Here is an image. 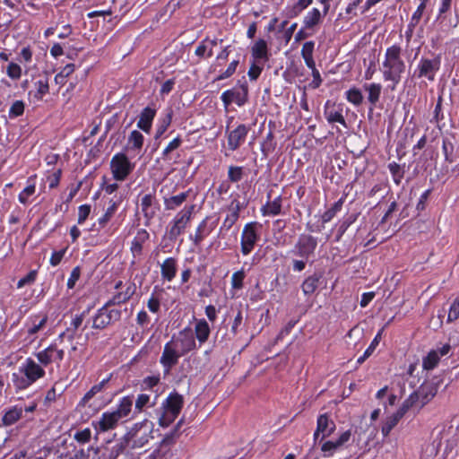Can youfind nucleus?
Returning <instances> with one entry per match:
<instances>
[{
  "label": "nucleus",
  "instance_id": "8fccbe9b",
  "mask_svg": "<svg viewBox=\"0 0 459 459\" xmlns=\"http://www.w3.org/2000/svg\"><path fill=\"white\" fill-rule=\"evenodd\" d=\"M25 104L22 100H15L10 107L8 111V117L11 119H14L21 117L24 113Z\"/></svg>",
  "mask_w": 459,
  "mask_h": 459
},
{
  "label": "nucleus",
  "instance_id": "6e6552de",
  "mask_svg": "<svg viewBox=\"0 0 459 459\" xmlns=\"http://www.w3.org/2000/svg\"><path fill=\"white\" fill-rule=\"evenodd\" d=\"M195 211V205L185 206L180 212H178L173 220L170 221V227L169 230V238L170 240H176L177 238L181 235L187 224L190 222L193 212Z\"/></svg>",
  "mask_w": 459,
  "mask_h": 459
},
{
  "label": "nucleus",
  "instance_id": "f704fd0d",
  "mask_svg": "<svg viewBox=\"0 0 459 459\" xmlns=\"http://www.w3.org/2000/svg\"><path fill=\"white\" fill-rule=\"evenodd\" d=\"M239 212H240V204L238 202L236 203L235 206H233V204H231V207L229 210L228 214L226 215L222 225L221 227V230H229L238 220L239 218Z\"/></svg>",
  "mask_w": 459,
  "mask_h": 459
},
{
  "label": "nucleus",
  "instance_id": "e433bc0d",
  "mask_svg": "<svg viewBox=\"0 0 459 459\" xmlns=\"http://www.w3.org/2000/svg\"><path fill=\"white\" fill-rule=\"evenodd\" d=\"M320 279L321 275L317 273H314L307 277L301 284V289L304 295H312L318 288Z\"/></svg>",
  "mask_w": 459,
  "mask_h": 459
},
{
  "label": "nucleus",
  "instance_id": "09e8293b",
  "mask_svg": "<svg viewBox=\"0 0 459 459\" xmlns=\"http://www.w3.org/2000/svg\"><path fill=\"white\" fill-rule=\"evenodd\" d=\"M381 338V332H378L377 334L375 336L369 346L366 349L363 355H361L358 359V364H362L374 351L376 347L378 345L379 341Z\"/></svg>",
  "mask_w": 459,
  "mask_h": 459
},
{
  "label": "nucleus",
  "instance_id": "13d9d810",
  "mask_svg": "<svg viewBox=\"0 0 459 459\" xmlns=\"http://www.w3.org/2000/svg\"><path fill=\"white\" fill-rule=\"evenodd\" d=\"M243 178V169L238 166H230L228 170V178L231 182H238Z\"/></svg>",
  "mask_w": 459,
  "mask_h": 459
},
{
  "label": "nucleus",
  "instance_id": "ddd939ff",
  "mask_svg": "<svg viewBox=\"0 0 459 459\" xmlns=\"http://www.w3.org/2000/svg\"><path fill=\"white\" fill-rule=\"evenodd\" d=\"M175 348L184 356L196 347L194 333L190 327L181 330L177 336L169 341Z\"/></svg>",
  "mask_w": 459,
  "mask_h": 459
},
{
  "label": "nucleus",
  "instance_id": "a878e982",
  "mask_svg": "<svg viewBox=\"0 0 459 459\" xmlns=\"http://www.w3.org/2000/svg\"><path fill=\"white\" fill-rule=\"evenodd\" d=\"M251 54L255 62L267 61L269 59L267 42L263 39H257L251 48Z\"/></svg>",
  "mask_w": 459,
  "mask_h": 459
},
{
  "label": "nucleus",
  "instance_id": "7ed1b4c3",
  "mask_svg": "<svg viewBox=\"0 0 459 459\" xmlns=\"http://www.w3.org/2000/svg\"><path fill=\"white\" fill-rule=\"evenodd\" d=\"M153 422L147 419L134 424L124 436L122 446L131 449L144 446L151 439L153 438Z\"/></svg>",
  "mask_w": 459,
  "mask_h": 459
},
{
  "label": "nucleus",
  "instance_id": "c756f323",
  "mask_svg": "<svg viewBox=\"0 0 459 459\" xmlns=\"http://www.w3.org/2000/svg\"><path fill=\"white\" fill-rule=\"evenodd\" d=\"M161 277L171 281L177 274V260L174 257H168L160 265Z\"/></svg>",
  "mask_w": 459,
  "mask_h": 459
},
{
  "label": "nucleus",
  "instance_id": "cd10ccee",
  "mask_svg": "<svg viewBox=\"0 0 459 459\" xmlns=\"http://www.w3.org/2000/svg\"><path fill=\"white\" fill-rule=\"evenodd\" d=\"M282 206V196L280 195L275 197L273 200H268L265 204H264L260 212L263 216H276L279 215L281 212Z\"/></svg>",
  "mask_w": 459,
  "mask_h": 459
},
{
  "label": "nucleus",
  "instance_id": "ea45409f",
  "mask_svg": "<svg viewBox=\"0 0 459 459\" xmlns=\"http://www.w3.org/2000/svg\"><path fill=\"white\" fill-rule=\"evenodd\" d=\"M119 204V201L110 200L109 206L107 208L105 213L98 219V224L100 228H104L106 224L111 220L117 212Z\"/></svg>",
  "mask_w": 459,
  "mask_h": 459
},
{
  "label": "nucleus",
  "instance_id": "4be33fe9",
  "mask_svg": "<svg viewBox=\"0 0 459 459\" xmlns=\"http://www.w3.org/2000/svg\"><path fill=\"white\" fill-rule=\"evenodd\" d=\"M335 429V424L333 420H329L326 414H322L317 418L316 429L314 433L315 442L318 439L319 435H322L321 439L330 436Z\"/></svg>",
  "mask_w": 459,
  "mask_h": 459
},
{
  "label": "nucleus",
  "instance_id": "9b49d317",
  "mask_svg": "<svg viewBox=\"0 0 459 459\" xmlns=\"http://www.w3.org/2000/svg\"><path fill=\"white\" fill-rule=\"evenodd\" d=\"M48 322V316L45 313L30 315L24 325L26 332L25 341L28 343H32L38 338L39 333L47 327Z\"/></svg>",
  "mask_w": 459,
  "mask_h": 459
},
{
  "label": "nucleus",
  "instance_id": "a211bd4d",
  "mask_svg": "<svg viewBox=\"0 0 459 459\" xmlns=\"http://www.w3.org/2000/svg\"><path fill=\"white\" fill-rule=\"evenodd\" d=\"M183 355L178 351L170 342H168L163 348L160 362L164 368V373L169 374L171 368L178 364V359Z\"/></svg>",
  "mask_w": 459,
  "mask_h": 459
},
{
  "label": "nucleus",
  "instance_id": "bf43d9fd",
  "mask_svg": "<svg viewBox=\"0 0 459 459\" xmlns=\"http://www.w3.org/2000/svg\"><path fill=\"white\" fill-rule=\"evenodd\" d=\"M245 272L243 269L235 272L231 276V286L233 289L239 290L243 287L245 279Z\"/></svg>",
  "mask_w": 459,
  "mask_h": 459
},
{
  "label": "nucleus",
  "instance_id": "412c9836",
  "mask_svg": "<svg viewBox=\"0 0 459 459\" xmlns=\"http://www.w3.org/2000/svg\"><path fill=\"white\" fill-rule=\"evenodd\" d=\"M215 227L216 223H209V217H205L197 226L195 235L190 236V239L195 246H199L202 241L212 232Z\"/></svg>",
  "mask_w": 459,
  "mask_h": 459
},
{
  "label": "nucleus",
  "instance_id": "338daca9",
  "mask_svg": "<svg viewBox=\"0 0 459 459\" xmlns=\"http://www.w3.org/2000/svg\"><path fill=\"white\" fill-rule=\"evenodd\" d=\"M314 48H315V42L312 40L307 41L303 44V47L301 49V56L303 57V59L313 57Z\"/></svg>",
  "mask_w": 459,
  "mask_h": 459
},
{
  "label": "nucleus",
  "instance_id": "a19ab883",
  "mask_svg": "<svg viewBox=\"0 0 459 459\" xmlns=\"http://www.w3.org/2000/svg\"><path fill=\"white\" fill-rule=\"evenodd\" d=\"M321 13L317 8H312L304 17L303 23L305 28L312 29L319 23Z\"/></svg>",
  "mask_w": 459,
  "mask_h": 459
},
{
  "label": "nucleus",
  "instance_id": "393cba45",
  "mask_svg": "<svg viewBox=\"0 0 459 459\" xmlns=\"http://www.w3.org/2000/svg\"><path fill=\"white\" fill-rule=\"evenodd\" d=\"M408 411L409 407H405V403L403 402L401 407L397 410V411L386 419L381 429V432L384 437H387L389 435L391 430L396 426L399 420L404 416V414Z\"/></svg>",
  "mask_w": 459,
  "mask_h": 459
},
{
  "label": "nucleus",
  "instance_id": "aec40b11",
  "mask_svg": "<svg viewBox=\"0 0 459 459\" xmlns=\"http://www.w3.org/2000/svg\"><path fill=\"white\" fill-rule=\"evenodd\" d=\"M141 209L146 220L145 225H149L158 210V204L153 194H146L142 197Z\"/></svg>",
  "mask_w": 459,
  "mask_h": 459
},
{
  "label": "nucleus",
  "instance_id": "a18cd8bd",
  "mask_svg": "<svg viewBox=\"0 0 459 459\" xmlns=\"http://www.w3.org/2000/svg\"><path fill=\"white\" fill-rule=\"evenodd\" d=\"M429 2V0H420V4L411 17V26L418 25L420 23L426 12Z\"/></svg>",
  "mask_w": 459,
  "mask_h": 459
},
{
  "label": "nucleus",
  "instance_id": "37998d69",
  "mask_svg": "<svg viewBox=\"0 0 459 459\" xmlns=\"http://www.w3.org/2000/svg\"><path fill=\"white\" fill-rule=\"evenodd\" d=\"M440 360L437 351H430L426 357L423 358L422 367L425 370H432L435 368Z\"/></svg>",
  "mask_w": 459,
  "mask_h": 459
},
{
  "label": "nucleus",
  "instance_id": "9d476101",
  "mask_svg": "<svg viewBox=\"0 0 459 459\" xmlns=\"http://www.w3.org/2000/svg\"><path fill=\"white\" fill-rule=\"evenodd\" d=\"M134 169L127 156L123 152L116 153L110 160V170L113 178L117 181H124Z\"/></svg>",
  "mask_w": 459,
  "mask_h": 459
},
{
  "label": "nucleus",
  "instance_id": "603ef678",
  "mask_svg": "<svg viewBox=\"0 0 459 459\" xmlns=\"http://www.w3.org/2000/svg\"><path fill=\"white\" fill-rule=\"evenodd\" d=\"M342 204V203L340 200V201L334 203L331 208H329L327 211H325L324 212V214L322 215V222L323 223H327L330 221H332L333 218L336 215V213L339 211H341Z\"/></svg>",
  "mask_w": 459,
  "mask_h": 459
},
{
  "label": "nucleus",
  "instance_id": "6ab92c4d",
  "mask_svg": "<svg viewBox=\"0 0 459 459\" xmlns=\"http://www.w3.org/2000/svg\"><path fill=\"white\" fill-rule=\"evenodd\" d=\"M249 127L244 124L238 125L235 129L229 132L227 135L228 148L230 151L238 150L246 141Z\"/></svg>",
  "mask_w": 459,
  "mask_h": 459
},
{
  "label": "nucleus",
  "instance_id": "052dcab7",
  "mask_svg": "<svg viewBox=\"0 0 459 459\" xmlns=\"http://www.w3.org/2000/svg\"><path fill=\"white\" fill-rule=\"evenodd\" d=\"M339 446H337L335 441H326L321 446V451L324 454V456L329 457L332 456L338 449Z\"/></svg>",
  "mask_w": 459,
  "mask_h": 459
},
{
  "label": "nucleus",
  "instance_id": "5fc2aeb1",
  "mask_svg": "<svg viewBox=\"0 0 459 459\" xmlns=\"http://www.w3.org/2000/svg\"><path fill=\"white\" fill-rule=\"evenodd\" d=\"M452 0H440L436 21L443 22L446 18V13L450 11Z\"/></svg>",
  "mask_w": 459,
  "mask_h": 459
},
{
  "label": "nucleus",
  "instance_id": "4d7b16f0",
  "mask_svg": "<svg viewBox=\"0 0 459 459\" xmlns=\"http://www.w3.org/2000/svg\"><path fill=\"white\" fill-rule=\"evenodd\" d=\"M151 396L147 394H138L135 402H134V411L135 412H141L144 407L150 404Z\"/></svg>",
  "mask_w": 459,
  "mask_h": 459
},
{
  "label": "nucleus",
  "instance_id": "f8f14e48",
  "mask_svg": "<svg viewBox=\"0 0 459 459\" xmlns=\"http://www.w3.org/2000/svg\"><path fill=\"white\" fill-rule=\"evenodd\" d=\"M317 243V238L309 234H300L292 253L302 259L307 260L310 256L314 255Z\"/></svg>",
  "mask_w": 459,
  "mask_h": 459
},
{
  "label": "nucleus",
  "instance_id": "49530a36",
  "mask_svg": "<svg viewBox=\"0 0 459 459\" xmlns=\"http://www.w3.org/2000/svg\"><path fill=\"white\" fill-rule=\"evenodd\" d=\"M6 74L13 81L20 80L22 75V66L15 62H10L6 66Z\"/></svg>",
  "mask_w": 459,
  "mask_h": 459
},
{
  "label": "nucleus",
  "instance_id": "c85d7f7f",
  "mask_svg": "<svg viewBox=\"0 0 459 459\" xmlns=\"http://www.w3.org/2000/svg\"><path fill=\"white\" fill-rule=\"evenodd\" d=\"M150 234L144 229H140L131 242V252L134 256L140 255L143 251V245L149 239Z\"/></svg>",
  "mask_w": 459,
  "mask_h": 459
},
{
  "label": "nucleus",
  "instance_id": "c9c22d12",
  "mask_svg": "<svg viewBox=\"0 0 459 459\" xmlns=\"http://www.w3.org/2000/svg\"><path fill=\"white\" fill-rule=\"evenodd\" d=\"M363 89L368 92V100L372 105L375 106L381 95L382 85L380 83H365L363 85Z\"/></svg>",
  "mask_w": 459,
  "mask_h": 459
},
{
  "label": "nucleus",
  "instance_id": "5701e85b",
  "mask_svg": "<svg viewBox=\"0 0 459 459\" xmlns=\"http://www.w3.org/2000/svg\"><path fill=\"white\" fill-rule=\"evenodd\" d=\"M157 109L152 106L144 108L139 116L137 127L143 132L149 134L152 130V121L156 116Z\"/></svg>",
  "mask_w": 459,
  "mask_h": 459
},
{
  "label": "nucleus",
  "instance_id": "774afa93",
  "mask_svg": "<svg viewBox=\"0 0 459 459\" xmlns=\"http://www.w3.org/2000/svg\"><path fill=\"white\" fill-rule=\"evenodd\" d=\"M459 317V299H456L452 305L448 312V320L454 321Z\"/></svg>",
  "mask_w": 459,
  "mask_h": 459
},
{
  "label": "nucleus",
  "instance_id": "680f3d73",
  "mask_svg": "<svg viewBox=\"0 0 459 459\" xmlns=\"http://www.w3.org/2000/svg\"><path fill=\"white\" fill-rule=\"evenodd\" d=\"M238 65V60H233L232 62H230L227 69L221 74H220L215 80L221 81L230 78L236 72Z\"/></svg>",
  "mask_w": 459,
  "mask_h": 459
},
{
  "label": "nucleus",
  "instance_id": "4c0bfd02",
  "mask_svg": "<svg viewBox=\"0 0 459 459\" xmlns=\"http://www.w3.org/2000/svg\"><path fill=\"white\" fill-rule=\"evenodd\" d=\"M188 195L189 192L186 191L170 197H165L163 200L165 209L176 210L187 199Z\"/></svg>",
  "mask_w": 459,
  "mask_h": 459
},
{
  "label": "nucleus",
  "instance_id": "423d86ee",
  "mask_svg": "<svg viewBox=\"0 0 459 459\" xmlns=\"http://www.w3.org/2000/svg\"><path fill=\"white\" fill-rule=\"evenodd\" d=\"M35 358L38 363L41 365L42 368H48L51 365H56V367L59 368L65 358V351L64 349L58 348L55 341L45 349L36 352Z\"/></svg>",
  "mask_w": 459,
  "mask_h": 459
},
{
  "label": "nucleus",
  "instance_id": "864d4df0",
  "mask_svg": "<svg viewBox=\"0 0 459 459\" xmlns=\"http://www.w3.org/2000/svg\"><path fill=\"white\" fill-rule=\"evenodd\" d=\"M182 143V139L180 136L175 137L172 141L169 143V144L162 151V158L164 160H169V154L173 151L178 149Z\"/></svg>",
  "mask_w": 459,
  "mask_h": 459
},
{
  "label": "nucleus",
  "instance_id": "79ce46f5",
  "mask_svg": "<svg viewBox=\"0 0 459 459\" xmlns=\"http://www.w3.org/2000/svg\"><path fill=\"white\" fill-rule=\"evenodd\" d=\"M28 186L19 194L18 200L22 204H27L30 196L35 194L36 185L32 177L28 178Z\"/></svg>",
  "mask_w": 459,
  "mask_h": 459
},
{
  "label": "nucleus",
  "instance_id": "1a4fd4ad",
  "mask_svg": "<svg viewBox=\"0 0 459 459\" xmlns=\"http://www.w3.org/2000/svg\"><path fill=\"white\" fill-rule=\"evenodd\" d=\"M437 394V388L432 384H424L420 388L411 394L407 399H405V407L409 409L416 407L421 409L427 404Z\"/></svg>",
  "mask_w": 459,
  "mask_h": 459
},
{
  "label": "nucleus",
  "instance_id": "f03ea898",
  "mask_svg": "<svg viewBox=\"0 0 459 459\" xmlns=\"http://www.w3.org/2000/svg\"><path fill=\"white\" fill-rule=\"evenodd\" d=\"M401 54L402 48L398 45L387 48L380 67L384 81L393 82L392 90L395 89L405 72L406 65Z\"/></svg>",
  "mask_w": 459,
  "mask_h": 459
},
{
  "label": "nucleus",
  "instance_id": "dca6fc26",
  "mask_svg": "<svg viewBox=\"0 0 459 459\" xmlns=\"http://www.w3.org/2000/svg\"><path fill=\"white\" fill-rule=\"evenodd\" d=\"M324 115L329 124L339 123L345 128L348 127L343 117V104L327 100L324 106Z\"/></svg>",
  "mask_w": 459,
  "mask_h": 459
},
{
  "label": "nucleus",
  "instance_id": "bb28decb",
  "mask_svg": "<svg viewBox=\"0 0 459 459\" xmlns=\"http://www.w3.org/2000/svg\"><path fill=\"white\" fill-rule=\"evenodd\" d=\"M134 404V396L126 395L122 397L117 405V408L113 410L120 420L129 418Z\"/></svg>",
  "mask_w": 459,
  "mask_h": 459
},
{
  "label": "nucleus",
  "instance_id": "39448f33",
  "mask_svg": "<svg viewBox=\"0 0 459 459\" xmlns=\"http://www.w3.org/2000/svg\"><path fill=\"white\" fill-rule=\"evenodd\" d=\"M120 296L114 297L107 302L102 307L98 309L93 316L92 328L104 329L108 325L117 322L121 318V310L118 308H109L111 304L120 303Z\"/></svg>",
  "mask_w": 459,
  "mask_h": 459
},
{
  "label": "nucleus",
  "instance_id": "0eeeda50",
  "mask_svg": "<svg viewBox=\"0 0 459 459\" xmlns=\"http://www.w3.org/2000/svg\"><path fill=\"white\" fill-rule=\"evenodd\" d=\"M261 229L262 225L257 221L245 224L240 238V250L243 255H248L253 251L260 239Z\"/></svg>",
  "mask_w": 459,
  "mask_h": 459
},
{
  "label": "nucleus",
  "instance_id": "2f4dec72",
  "mask_svg": "<svg viewBox=\"0 0 459 459\" xmlns=\"http://www.w3.org/2000/svg\"><path fill=\"white\" fill-rule=\"evenodd\" d=\"M173 117V110L171 108H168L164 115H162L157 123L156 126V132L154 138L157 140L160 138L164 133L168 130L169 127Z\"/></svg>",
  "mask_w": 459,
  "mask_h": 459
},
{
  "label": "nucleus",
  "instance_id": "69168bd1",
  "mask_svg": "<svg viewBox=\"0 0 459 459\" xmlns=\"http://www.w3.org/2000/svg\"><path fill=\"white\" fill-rule=\"evenodd\" d=\"M37 276L36 271H30L26 276L21 278L17 282V288H22L27 284H30L35 281Z\"/></svg>",
  "mask_w": 459,
  "mask_h": 459
},
{
  "label": "nucleus",
  "instance_id": "2eb2a0df",
  "mask_svg": "<svg viewBox=\"0 0 459 459\" xmlns=\"http://www.w3.org/2000/svg\"><path fill=\"white\" fill-rule=\"evenodd\" d=\"M248 87L245 82L240 85L239 89H231L223 91L221 100L225 106L229 107L231 103H236L238 107H242L247 101Z\"/></svg>",
  "mask_w": 459,
  "mask_h": 459
},
{
  "label": "nucleus",
  "instance_id": "b1692460",
  "mask_svg": "<svg viewBox=\"0 0 459 459\" xmlns=\"http://www.w3.org/2000/svg\"><path fill=\"white\" fill-rule=\"evenodd\" d=\"M49 92V80L48 75L39 76V78L33 82V90L29 92L30 96L36 101H40Z\"/></svg>",
  "mask_w": 459,
  "mask_h": 459
},
{
  "label": "nucleus",
  "instance_id": "c03bdc74",
  "mask_svg": "<svg viewBox=\"0 0 459 459\" xmlns=\"http://www.w3.org/2000/svg\"><path fill=\"white\" fill-rule=\"evenodd\" d=\"M346 100L354 106H359L363 102L361 91L357 87H352L345 92Z\"/></svg>",
  "mask_w": 459,
  "mask_h": 459
},
{
  "label": "nucleus",
  "instance_id": "20e7f679",
  "mask_svg": "<svg viewBox=\"0 0 459 459\" xmlns=\"http://www.w3.org/2000/svg\"><path fill=\"white\" fill-rule=\"evenodd\" d=\"M183 397L178 393H170L161 403V412L159 416V424L168 427L178 416L183 407Z\"/></svg>",
  "mask_w": 459,
  "mask_h": 459
},
{
  "label": "nucleus",
  "instance_id": "3c124183",
  "mask_svg": "<svg viewBox=\"0 0 459 459\" xmlns=\"http://www.w3.org/2000/svg\"><path fill=\"white\" fill-rule=\"evenodd\" d=\"M442 149L446 161L449 163L455 162V157L454 155V145L447 138L443 139Z\"/></svg>",
  "mask_w": 459,
  "mask_h": 459
},
{
  "label": "nucleus",
  "instance_id": "e2e57ef3",
  "mask_svg": "<svg viewBox=\"0 0 459 459\" xmlns=\"http://www.w3.org/2000/svg\"><path fill=\"white\" fill-rule=\"evenodd\" d=\"M91 213V205L90 204H82L78 208V224H82L87 220Z\"/></svg>",
  "mask_w": 459,
  "mask_h": 459
},
{
  "label": "nucleus",
  "instance_id": "f3484780",
  "mask_svg": "<svg viewBox=\"0 0 459 459\" xmlns=\"http://www.w3.org/2000/svg\"><path fill=\"white\" fill-rule=\"evenodd\" d=\"M120 420L114 411H108L98 420H93L91 425L98 433H103L116 429Z\"/></svg>",
  "mask_w": 459,
  "mask_h": 459
},
{
  "label": "nucleus",
  "instance_id": "de8ad7c7",
  "mask_svg": "<svg viewBox=\"0 0 459 459\" xmlns=\"http://www.w3.org/2000/svg\"><path fill=\"white\" fill-rule=\"evenodd\" d=\"M388 169L393 177L394 182L399 186L404 174L403 168L400 164L394 161L388 164Z\"/></svg>",
  "mask_w": 459,
  "mask_h": 459
},
{
  "label": "nucleus",
  "instance_id": "7c9ffc66",
  "mask_svg": "<svg viewBox=\"0 0 459 459\" xmlns=\"http://www.w3.org/2000/svg\"><path fill=\"white\" fill-rule=\"evenodd\" d=\"M22 411L23 408L19 404L13 405L6 409L2 418L4 425L11 426L17 422L22 418Z\"/></svg>",
  "mask_w": 459,
  "mask_h": 459
},
{
  "label": "nucleus",
  "instance_id": "72a5a7b5",
  "mask_svg": "<svg viewBox=\"0 0 459 459\" xmlns=\"http://www.w3.org/2000/svg\"><path fill=\"white\" fill-rule=\"evenodd\" d=\"M110 378L111 375H109L107 378L101 380L99 384H96L93 386H91V388L83 395L79 404L82 406H85L90 402L91 399H92L97 394L102 392L105 389Z\"/></svg>",
  "mask_w": 459,
  "mask_h": 459
},
{
  "label": "nucleus",
  "instance_id": "6e6d98bb",
  "mask_svg": "<svg viewBox=\"0 0 459 459\" xmlns=\"http://www.w3.org/2000/svg\"><path fill=\"white\" fill-rule=\"evenodd\" d=\"M313 0H299L290 10V17L298 16L303 10L307 8Z\"/></svg>",
  "mask_w": 459,
  "mask_h": 459
},
{
  "label": "nucleus",
  "instance_id": "473e14b6",
  "mask_svg": "<svg viewBox=\"0 0 459 459\" xmlns=\"http://www.w3.org/2000/svg\"><path fill=\"white\" fill-rule=\"evenodd\" d=\"M211 333V328L205 319H199L195 325V333L200 345L207 342Z\"/></svg>",
  "mask_w": 459,
  "mask_h": 459
},
{
  "label": "nucleus",
  "instance_id": "58836bf2",
  "mask_svg": "<svg viewBox=\"0 0 459 459\" xmlns=\"http://www.w3.org/2000/svg\"><path fill=\"white\" fill-rule=\"evenodd\" d=\"M144 143L143 134L138 130H133L127 139V146L131 150L140 151Z\"/></svg>",
  "mask_w": 459,
  "mask_h": 459
},
{
  "label": "nucleus",
  "instance_id": "0e129e2a",
  "mask_svg": "<svg viewBox=\"0 0 459 459\" xmlns=\"http://www.w3.org/2000/svg\"><path fill=\"white\" fill-rule=\"evenodd\" d=\"M91 436V431L90 429H84L81 431H78L74 435V438L77 442L85 444L90 441Z\"/></svg>",
  "mask_w": 459,
  "mask_h": 459
},
{
  "label": "nucleus",
  "instance_id": "4468645a",
  "mask_svg": "<svg viewBox=\"0 0 459 459\" xmlns=\"http://www.w3.org/2000/svg\"><path fill=\"white\" fill-rule=\"evenodd\" d=\"M440 57L437 56L432 59L421 57L414 71L417 78H427L432 82L435 80L436 74L440 68Z\"/></svg>",
  "mask_w": 459,
  "mask_h": 459
},
{
  "label": "nucleus",
  "instance_id": "f257e3e1",
  "mask_svg": "<svg viewBox=\"0 0 459 459\" xmlns=\"http://www.w3.org/2000/svg\"><path fill=\"white\" fill-rule=\"evenodd\" d=\"M46 376L45 368L32 358H26L12 373V383L16 391L29 388Z\"/></svg>",
  "mask_w": 459,
  "mask_h": 459
}]
</instances>
